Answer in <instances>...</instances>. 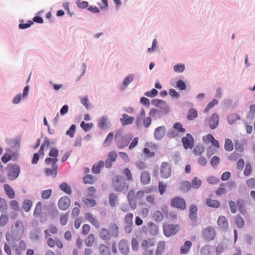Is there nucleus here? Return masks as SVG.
<instances>
[{
	"label": "nucleus",
	"instance_id": "obj_1",
	"mask_svg": "<svg viewBox=\"0 0 255 255\" xmlns=\"http://www.w3.org/2000/svg\"><path fill=\"white\" fill-rule=\"evenodd\" d=\"M112 185L116 191L120 192L127 191L129 187L125 178L121 175L116 176L112 180Z\"/></svg>",
	"mask_w": 255,
	"mask_h": 255
},
{
	"label": "nucleus",
	"instance_id": "obj_2",
	"mask_svg": "<svg viewBox=\"0 0 255 255\" xmlns=\"http://www.w3.org/2000/svg\"><path fill=\"white\" fill-rule=\"evenodd\" d=\"M6 169H7V178L9 180H15L19 176L20 167L18 164L9 163Z\"/></svg>",
	"mask_w": 255,
	"mask_h": 255
},
{
	"label": "nucleus",
	"instance_id": "obj_3",
	"mask_svg": "<svg viewBox=\"0 0 255 255\" xmlns=\"http://www.w3.org/2000/svg\"><path fill=\"white\" fill-rule=\"evenodd\" d=\"M23 234L22 230L21 229H15L11 227V233H6L5 239L8 243L10 245V242L14 243L18 241L21 238Z\"/></svg>",
	"mask_w": 255,
	"mask_h": 255
},
{
	"label": "nucleus",
	"instance_id": "obj_4",
	"mask_svg": "<svg viewBox=\"0 0 255 255\" xmlns=\"http://www.w3.org/2000/svg\"><path fill=\"white\" fill-rule=\"evenodd\" d=\"M98 128L102 130L108 129L111 126V121L109 117L104 115L98 119L97 123Z\"/></svg>",
	"mask_w": 255,
	"mask_h": 255
},
{
	"label": "nucleus",
	"instance_id": "obj_5",
	"mask_svg": "<svg viewBox=\"0 0 255 255\" xmlns=\"http://www.w3.org/2000/svg\"><path fill=\"white\" fill-rule=\"evenodd\" d=\"M59 150L56 147H51L48 153L49 157H47L45 159V163L46 165H49L51 163H56L58 161Z\"/></svg>",
	"mask_w": 255,
	"mask_h": 255
},
{
	"label": "nucleus",
	"instance_id": "obj_6",
	"mask_svg": "<svg viewBox=\"0 0 255 255\" xmlns=\"http://www.w3.org/2000/svg\"><path fill=\"white\" fill-rule=\"evenodd\" d=\"M179 228V227L178 225H163V230L164 234L166 237H170L172 235L176 234Z\"/></svg>",
	"mask_w": 255,
	"mask_h": 255
},
{
	"label": "nucleus",
	"instance_id": "obj_7",
	"mask_svg": "<svg viewBox=\"0 0 255 255\" xmlns=\"http://www.w3.org/2000/svg\"><path fill=\"white\" fill-rule=\"evenodd\" d=\"M216 231L212 226L207 227L202 232L203 238L207 242L213 240L216 237Z\"/></svg>",
	"mask_w": 255,
	"mask_h": 255
},
{
	"label": "nucleus",
	"instance_id": "obj_8",
	"mask_svg": "<svg viewBox=\"0 0 255 255\" xmlns=\"http://www.w3.org/2000/svg\"><path fill=\"white\" fill-rule=\"evenodd\" d=\"M133 137V134L129 132L124 136H122L117 141V146L119 148H123L127 146Z\"/></svg>",
	"mask_w": 255,
	"mask_h": 255
},
{
	"label": "nucleus",
	"instance_id": "obj_9",
	"mask_svg": "<svg viewBox=\"0 0 255 255\" xmlns=\"http://www.w3.org/2000/svg\"><path fill=\"white\" fill-rule=\"evenodd\" d=\"M184 148L185 149L188 148L192 149L194 145V139L190 133H187L186 136L183 137L181 139Z\"/></svg>",
	"mask_w": 255,
	"mask_h": 255
},
{
	"label": "nucleus",
	"instance_id": "obj_10",
	"mask_svg": "<svg viewBox=\"0 0 255 255\" xmlns=\"http://www.w3.org/2000/svg\"><path fill=\"white\" fill-rule=\"evenodd\" d=\"M171 206L177 209L184 210L186 208V202L181 197H176L171 200Z\"/></svg>",
	"mask_w": 255,
	"mask_h": 255
},
{
	"label": "nucleus",
	"instance_id": "obj_11",
	"mask_svg": "<svg viewBox=\"0 0 255 255\" xmlns=\"http://www.w3.org/2000/svg\"><path fill=\"white\" fill-rule=\"evenodd\" d=\"M71 204L70 198L67 196H63L60 198L58 202L59 208L63 211L68 209Z\"/></svg>",
	"mask_w": 255,
	"mask_h": 255
},
{
	"label": "nucleus",
	"instance_id": "obj_12",
	"mask_svg": "<svg viewBox=\"0 0 255 255\" xmlns=\"http://www.w3.org/2000/svg\"><path fill=\"white\" fill-rule=\"evenodd\" d=\"M171 168L167 162H163L161 165L160 175L163 178L166 179L171 175Z\"/></svg>",
	"mask_w": 255,
	"mask_h": 255
},
{
	"label": "nucleus",
	"instance_id": "obj_13",
	"mask_svg": "<svg viewBox=\"0 0 255 255\" xmlns=\"http://www.w3.org/2000/svg\"><path fill=\"white\" fill-rule=\"evenodd\" d=\"M219 122V117L218 115L215 113H213L210 118L208 120V123L210 128L213 130L218 126Z\"/></svg>",
	"mask_w": 255,
	"mask_h": 255
},
{
	"label": "nucleus",
	"instance_id": "obj_14",
	"mask_svg": "<svg viewBox=\"0 0 255 255\" xmlns=\"http://www.w3.org/2000/svg\"><path fill=\"white\" fill-rule=\"evenodd\" d=\"M51 168H46L45 169V173L47 176H52L55 177L57 176L58 169V165L56 163H51Z\"/></svg>",
	"mask_w": 255,
	"mask_h": 255
},
{
	"label": "nucleus",
	"instance_id": "obj_15",
	"mask_svg": "<svg viewBox=\"0 0 255 255\" xmlns=\"http://www.w3.org/2000/svg\"><path fill=\"white\" fill-rule=\"evenodd\" d=\"M237 205L239 211L242 215H245L247 213V201L242 199L239 198L237 200Z\"/></svg>",
	"mask_w": 255,
	"mask_h": 255
},
{
	"label": "nucleus",
	"instance_id": "obj_16",
	"mask_svg": "<svg viewBox=\"0 0 255 255\" xmlns=\"http://www.w3.org/2000/svg\"><path fill=\"white\" fill-rule=\"evenodd\" d=\"M166 131L164 126H160L156 128L154 132L155 138L158 140L162 139L165 134Z\"/></svg>",
	"mask_w": 255,
	"mask_h": 255
},
{
	"label": "nucleus",
	"instance_id": "obj_17",
	"mask_svg": "<svg viewBox=\"0 0 255 255\" xmlns=\"http://www.w3.org/2000/svg\"><path fill=\"white\" fill-rule=\"evenodd\" d=\"M85 218L91 223L96 228L98 229L100 227V222L98 220L94 217L90 212L85 213Z\"/></svg>",
	"mask_w": 255,
	"mask_h": 255
},
{
	"label": "nucleus",
	"instance_id": "obj_18",
	"mask_svg": "<svg viewBox=\"0 0 255 255\" xmlns=\"http://www.w3.org/2000/svg\"><path fill=\"white\" fill-rule=\"evenodd\" d=\"M134 121V118L129 116L127 114H123L122 117L120 119V121L123 126H126L132 124Z\"/></svg>",
	"mask_w": 255,
	"mask_h": 255
},
{
	"label": "nucleus",
	"instance_id": "obj_19",
	"mask_svg": "<svg viewBox=\"0 0 255 255\" xmlns=\"http://www.w3.org/2000/svg\"><path fill=\"white\" fill-rule=\"evenodd\" d=\"M134 75L133 74H130L128 75L123 81L122 84L120 87L121 91L125 90L129 85V83L132 82L134 79Z\"/></svg>",
	"mask_w": 255,
	"mask_h": 255
},
{
	"label": "nucleus",
	"instance_id": "obj_20",
	"mask_svg": "<svg viewBox=\"0 0 255 255\" xmlns=\"http://www.w3.org/2000/svg\"><path fill=\"white\" fill-rule=\"evenodd\" d=\"M12 248H14L15 254L17 255H20L22 251H24L26 249V245L25 241L21 240L18 245V247H16L15 242L13 243Z\"/></svg>",
	"mask_w": 255,
	"mask_h": 255
},
{
	"label": "nucleus",
	"instance_id": "obj_21",
	"mask_svg": "<svg viewBox=\"0 0 255 255\" xmlns=\"http://www.w3.org/2000/svg\"><path fill=\"white\" fill-rule=\"evenodd\" d=\"M119 250L121 254L127 255L129 252L128 244L124 240L121 241L119 243Z\"/></svg>",
	"mask_w": 255,
	"mask_h": 255
},
{
	"label": "nucleus",
	"instance_id": "obj_22",
	"mask_svg": "<svg viewBox=\"0 0 255 255\" xmlns=\"http://www.w3.org/2000/svg\"><path fill=\"white\" fill-rule=\"evenodd\" d=\"M217 223L218 226L222 229L226 230L228 227V222L227 218L224 216L219 217Z\"/></svg>",
	"mask_w": 255,
	"mask_h": 255
},
{
	"label": "nucleus",
	"instance_id": "obj_23",
	"mask_svg": "<svg viewBox=\"0 0 255 255\" xmlns=\"http://www.w3.org/2000/svg\"><path fill=\"white\" fill-rule=\"evenodd\" d=\"M140 182L143 185H147L150 183V176L149 173L146 171H143L141 173Z\"/></svg>",
	"mask_w": 255,
	"mask_h": 255
},
{
	"label": "nucleus",
	"instance_id": "obj_24",
	"mask_svg": "<svg viewBox=\"0 0 255 255\" xmlns=\"http://www.w3.org/2000/svg\"><path fill=\"white\" fill-rule=\"evenodd\" d=\"M198 207L196 205L192 204L189 207V218L193 221H195L197 217V213Z\"/></svg>",
	"mask_w": 255,
	"mask_h": 255
},
{
	"label": "nucleus",
	"instance_id": "obj_25",
	"mask_svg": "<svg viewBox=\"0 0 255 255\" xmlns=\"http://www.w3.org/2000/svg\"><path fill=\"white\" fill-rule=\"evenodd\" d=\"M109 230H110L111 234L112 237L117 238L118 237L119 234V228L118 226L115 223H112L110 224L109 227Z\"/></svg>",
	"mask_w": 255,
	"mask_h": 255
},
{
	"label": "nucleus",
	"instance_id": "obj_26",
	"mask_svg": "<svg viewBox=\"0 0 255 255\" xmlns=\"http://www.w3.org/2000/svg\"><path fill=\"white\" fill-rule=\"evenodd\" d=\"M100 237L103 240L109 241L111 239L112 236L109 230L106 228H103L100 232Z\"/></svg>",
	"mask_w": 255,
	"mask_h": 255
},
{
	"label": "nucleus",
	"instance_id": "obj_27",
	"mask_svg": "<svg viewBox=\"0 0 255 255\" xmlns=\"http://www.w3.org/2000/svg\"><path fill=\"white\" fill-rule=\"evenodd\" d=\"M3 188L5 194L9 199H13L15 197V192L13 189L7 184L3 185Z\"/></svg>",
	"mask_w": 255,
	"mask_h": 255
},
{
	"label": "nucleus",
	"instance_id": "obj_28",
	"mask_svg": "<svg viewBox=\"0 0 255 255\" xmlns=\"http://www.w3.org/2000/svg\"><path fill=\"white\" fill-rule=\"evenodd\" d=\"M147 227L148 229V232L151 235L154 236L158 233V227L157 225L152 222H149L147 224Z\"/></svg>",
	"mask_w": 255,
	"mask_h": 255
},
{
	"label": "nucleus",
	"instance_id": "obj_29",
	"mask_svg": "<svg viewBox=\"0 0 255 255\" xmlns=\"http://www.w3.org/2000/svg\"><path fill=\"white\" fill-rule=\"evenodd\" d=\"M47 211L52 218H55L58 215V211L54 204L49 205L47 208Z\"/></svg>",
	"mask_w": 255,
	"mask_h": 255
},
{
	"label": "nucleus",
	"instance_id": "obj_30",
	"mask_svg": "<svg viewBox=\"0 0 255 255\" xmlns=\"http://www.w3.org/2000/svg\"><path fill=\"white\" fill-rule=\"evenodd\" d=\"M104 162L100 160L97 163L94 164L92 168V172L94 174H99L101 172V168L104 167Z\"/></svg>",
	"mask_w": 255,
	"mask_h": 255
},
{
	"label": "nucleus",
	"instance_id": "obj_31",
	"mask_svg": "<svg viewBox=\"0 0 255 255\" xmlns=\"http://www.w3.org/2000/svg\"><path fill=\"white\" fill-rule=\"evenodd\" d=\"M240 119V116L235 113L231 114L227 116V120L230 125H233L237 121Z\"/></svg>",
	"mask_w": 255,
	"mask_h": 255
},
{
	"label": "nucleus",
	"instance_id": "obj_32",
	"mask_svg": "<svg viewBox=\"0 0 255 255\" xmlns=\"http://www.w3.org/2000/svg\"><path fill=\"white\" fill-rule=\"evenodd\" d=\"M191 188V183L187 181H182L180 184V190L183 192H188Z\"/></svg>",
	"mask_w": 255,
	"mask_h": 255
},
{
	"label": "nucleus",
	"instance_id": "obj_33",
	"mask_svg": "<svg viewBox=\"0 0 255 255\" xmlns=\"http://www.w3.org/2000/svg\"><path fill=\"white\" fill-rule=\"evenodd\" d=\"M206 204L210 207L215 208H218L221 206V204L219 201L210 198H208L206 200Z\"/></svg>",
	"mask_w": 255,
	"mask_h": 255
},
{
	"label": "nucleus",
	"instance_id": "obj_34",
	"mask_svg": "<svg viewBox=\"0 0 255 255\" xmlns=\"http://www.w3.org/2000/svg\"><path fill=\"white\" fill-rule=\"evenodd\" d=\"M40 234V230L36 228L30 232L29 238L31 241H36L38 240Z\"/></svg>",
	"mask_w": 255,
	"mask_h": 255
},
{
	"label": "nucleus",
	"instance_id": "obj_35",
	"mask_svg": "<svg viewBox=\"0 0 255 255\" xmlns=\"http://www.w3.org/2000/svg\"><path fill=\"white\" fill-rule=\"evenodd\" d=\"M192 246V243L190 241H187L180 248V253L182 254H187Z\"/></svg>",
	"mask_w": 255,
	"mask_h": 255
},
{
	"label": "nucleus",
	"instance_id": "obj_36",
	"mask_svg": "<svg viewBox=\"0 0 255 255\" xmlns=\"http://www.w3.org/2000/svg\"><path fill=\"white\" fill-rule=\"evenodd\" d=\"M59 188L63 192L68 195L72 194V189L66 182H63L59 185Z\"/></svg>",
	"mask_w": 255,
	"mask_h": 255
},
{
	"label": "nucleus",
	"instance_id": "obj_37",
	"mask_svg": "<svg viewBox=\"0 0 255 255\" xmlns=\"http://www.w3.org/2000/svg\"><path fill=\"white\" fill-rule=\"evenodd\" d=\"M198 112L194 108H191L189 109L187 116V119L189 121H192L195 118L197 117Z\"/></svg>",
	"mask_w": 255,
	"mask_h": 255
},
{
	"label": "nucleus",
	"instance_id": "obj_38",
	"mask_svg": "<svg viewBox=\"0 0 255 255\" xmlns=\"http://www.w3.org/2000/svg\"><path fill=\"white\" fill-rule=\"evenodd\" d=\"M255 117V104L251 105L249 107V111L247 114V119L253 120Z\"/></svg>",
	"mask_w": 255,
	"mask_h": 255
},
{
	"label": "nucleus",
	"instance_id": "obj_39",
	"mask_svg": "<svg viewBox=\"0 0 255 255\" xmlns=\"http://www.w3.org/2000/svg\"><path fill=\"white\" fill-rule=\"evenodd\" d=\"M42 202L40 201H39L37 203L36 205V207L35 208L34 212H33V216L35 217H38L42 211Z\"/></svg>",
	"mask_w": 255,
	"mask_h": 255
},
{
	"label": "nucleus",
	"instance_id": "obj_40",
	"mask_svg": "<svg viewBox=\"0 0 255 255\" xmlns=\"http://www.w3.org/2000/svg\"><path fill=\"white\" fill-rule=\"evenodd\" d=\"M99 251L102 255H111V252L110 249L106 245L101 244L99 246Z\"/></svg>",
	"mask_w": 255,
	"mask_h": 255
},
{
	"label": "nucleus",
	"instance_id": "obj_41",
	"mask_svg": "<svg viewBox=\"0 0 255 255\" xmlns=\"http://www.w3.org/2000/svg\"><path fill=\"white\" fill-rule=\"evenodd\" d=\"M118 200V195L115 193H111L109 195V204L112 207L115 206L116 202Z\"/></svg>",
	"mask_w": 255,
	"mask_h": 255
},
{
	"label": "nucleus",
	"instance_id": "obj_42",
	"mask_svg": "<svg viewBox=\"0 0 255 255\" xmlns=\"http://www.w3.org/2000/svg\"><path fill=\"white\" fill-rule=\"evenodd\" d=\"M201 180L197 177H195L191 181V187L194 189H198L201 186Z\"/></svg>",
	"mask_w": 255,
	"mask_h": 255
},
{
	"label": "nucleus",
	"instance_id": "obj_43",
	"mask_svg": "<svg viewBox=\"0 0 255 255\" xmlns=\"http://www.w3.org/2000/svg\"><path fill=\"white\" fill-rule=\"evenodd\" d=\"M236 225L239 228H243L245 226V222L244 219L240 216L238 215L235 219Z\"/></svg>",
	"mask_w": 255,
	"mask_h": 255
},
{
	"label": "nucleus",
	"instance_id": "obj_44",
	"mask_svg": "<svg viewBox=\"0 0 255 255\" xmlns=\"http://www.w3.org/2000/svg\"><path fill=\"white\" fill-rule=\"evenodd\" d=\"M225 149L226 151H231L234 149V145L232 142V141L229 138L225 139V145H224Z\"/></svg>",
	"mask_w": 255,
	"mask_h": 255
},
{
	"label": "nucleus",
	"instance_id": "obj_45",
	"mask_svg": "<svg viewBox=\"0 0 255 255\" xmlns=\"http://www.w3.org/2000/svg\"><path fill=\"white\" fill-rule=\"evenodd\" d=\"M32 205V202L31 200L25 199L23 201L22 204V208L26 212H28Z\"/></svg>",
	"mask_w": 255,
	"mask_h": 255
},
{
	"label": "nucleus",
	"instance_id": "obj_46",
	"mask_svg": "<svg viewBox=\"0 0 255 255\" xmlns=\"http://www.w3.org/2000/svg\"><path fill=\"white\" fill-rule=\"evenodd\" d=\"M81 128L86 132L90 130L94 126L92 123H86L84 121H82L80 124Z\"/></svg>",
	"mask_w": 255,
	"mask_h": 255
},
{
	"label": "nucleus",
	"instance_id": "obj_47",
	"mask_svg": "<svg viewBox=\"0 0 255 255\" xmlns=\"http://www.w3.org/2000/svg\"><path fill=\"white\" fill-rule=\"evenodd\" d=\"M185 68V64L183 63H179L173 66V70L176 73H181L183 72Z\"/></svg>",
	"mask_w": 255,
	"mask_h": 255
},
{
	"label": "nucleus",
	"instance_id": "obj_48",
	"mask_svg": "<svg viewBox=\"0 0 255 255\" xmlns=\"http://www.w3.org/2000/svg\"><path fill=\"white\" fill-rule=\"evenodd\" d=\"M50 143L49 139L47 137H45L44 138L43 142L41 145L39 150V154H44L43 151H44V148L45 146H47V147H48L50 145Z\"/></svg>",
	"mask_w": 255,
	"mask_h": 255
},
{
	"label": "nucleus",
	"instance_id": "obj_49",
	"mask_svg": "<svg viewBox=\"0 0 255 255\" xmlns=\"http://www.w3.org/2000/svg\"><path fill=\"white\" fill-rule=\"evenodd\" d=\"M204 151V147L200 144L196 145L193 150L194 154L196 155H199Z\"/></svg>",
	"mask_w": 255,
	"mask_h": 255
},
{
	"label": "nucleus",
	"instance_id": "obj_50",
	"mask_svg": "<svg viewBox=\"0 0 255 255\" xmlns=\"http://www.w3.org/2000/svg\"><path fill=\"white\" fill-rule=\"evenodd\" d=\"M229 206L232 213L235 214L237 212V205L234 201L231 200L229 202Z\"/></svg>",
	"mask_w": 255,
	"mask_h": 255
},
{
	"label": "nucleus",
	"instance_id": "obj_51",
	"mask_svg": "<svg viewBox=\"0 0 255 255\" xmlns=\"http://www.w3.org/2000/svg\"><path fill=\"white\" fill-rule=\"evenodd\" d=\"M164 242H159L158 244L157 250L156 251V255H161L164 250Z\"/></svg>",
	"mask_w": 255,
	"mask_h": 255
},
{
	"label": "nucleus",
	"instance_id": "obj_52",
	"mask_svg": "<svg viewBox=\"0 0 255 255\" xmlns=\"http://www.w3.org/2000/svg\"><path fill=\"white\" fill-rule=\"evenodd\" d=\"M218 101L216 99H213L212 101L208 103L206 107L205 108L204 111L207 112L209 111L210 109L213 108L215 106L218 105Z\"/></svg>",
	"mask_w": 255,
	"mask_h": 255
},
{
	"label": "nucleus",
	"instance_id": "obj_53",
	"mask_svg": "<svg viewBox=\"0 0 255 255\" xmlns=\"http://www.w3.org/2000/svg\"><path fill=\"white\" fill-rule=\"evenodd\" d=\"M173 128L179 132L184 133L186 129L182 127V124L180 122H176L173 125Z\"/></svg>",
	"mask_w": 255,
	"mask_h": 255
},
{
	"label": "nucleus",
	"instance_id": "obj_54",
	"mask_svg": "<svg viewBox=\"0 0 255 255\" xmlns=\"http://www.w3.org/2000/svg\"><path fill=\"white\" fill-rule=\"evenodd\" d=\"M76 131V125L74 124L72 125L69 129L66 132V134L69 136L70 137H73L74 136V133Z\"/></svg>",
	"mask_w": 255,
	"mask_h": 255
},
{
	"label": "nucleus",
	"instance_id": "obj_55",
	"mask_svg": "<svg viewBox=\"0 0 255 255\" xmlns=\"http://www.w3.org/2000/svg\"><path fill=\"white\" fill-rule=\"evenodd\" d=\"M220 158L218 156H214L211 159L210 163L212 166L215 168L220 163Z\"/></svg>",
	"mask_w": 255,
	"mask_h": 255
},
{
	"label": "nucleus",
	"instance_id": "obj_56",
	"mask_svg": "<svg viewBox=\"0 0 255 255\" xmlns=\"http://www.w3.org/2000/svg\"><path fill=\"white\" fill-rule=\"evenodd\" d=\"M151 104L155 107L160 108V106L165 105V101L160 99H155L151 101Z\"/></svg>",
	"mask_w": 255,
	"mask_h": 255
},
{
	"label": "nucleus",
	"instance_id": "obj_57",
	"mask_svg": "<svg viewBox=\"0 0 255 255\" xmlns=\"http://www.w3.org/2000/svg\"><path fill=\"white\" fill-rule=\"evenodd\" d=\"M114 136V133L113 132H110L107 136L104 142V144L105 146H108L111 143Z\"/></svg>",
	"mask_w": 255,
	"mask_h": 255
},
{
	"label": "nucleus",
	"instance_id": "obj_58",
	"mask_svg": "<svg viewBox=\"0 0 255 255\" xmlns=\"http://www.w3.org/2000/svg\"><path fill=\"white\" fill-rule=\"evenodd\" d=\"M153 218L155 221L160 222L163 219V215L159 211H156L153 214Z\"/></svg>",
	"mask_w": 255,
	"mask_h": 255
},
{
	"label": "nucleus",
	"instance_id": "obj_59",
	"mask_svg": "<svg viewBox=\"0 0 255 255\" xmlns=\"http://www.w3.org/2000/svg\"><path fill=\"white\" fill-rule=\"evenodd\" d=\"M176 87L181 91L185 90L186 88V85L185 82L181 79L176 82Z\"/></svg>",
	"mask_w": 255,
	"mask_h": 255
},
{
	"label": "nucleus",
	"instance_id": "obj_60",
	"mask_svg": "<svg viewBox=\"0 0 255 255\" xmlns=\"http://www.w3.org/2000/svg\"><path fill=\"white\" fill-rule=\"evenodd\" d=\"M94 240V236L93 234H90L85 240V244L88 247L92 246Z\"/></svg>",
	"mask_w": 255,
	"mask_h": 255
},
{
	"label": "nucleus",
	"instance_id": "obj_61",
	"mask_svg": "<svg viewBox=\"0 0 255 255\" xmlns=\"http://www.w3.org/2000/svg\"><path fill=\"white\" fill-rule=\"evenodd\" d=\"M158 93V92L156 89L153 88L151 91L146 92L144 95L148 97L153 98L156 96Z\"/></svg>",
	"mask_w": 255,
	"mask_h": 255
},
{
	"label": "nucleus",
	"instance_id": "obj_62",
	"mask_svg": "<svg viewBox=\"0 0 255 255\" xmlns=\"http://www.w3.org/2000/svg\"><path fill=\"white\" fill-rule=\"evenodd\" d=\"M133 214L131 213H129L125 217V222L127 225H133Z\"/></svg>",
	"mask_w": 255,
	"mask_h": 255
},
{
	"label": "nucleus",
	"instance_id": "obj_63",
	"mask_svg": "<svg viewBox=\"0 0 255 255\" xmlns=\"http://www.w3.org/2000/svg\"><path fill=\"white\" fill-rule=\"evenodd\" d=\"M52 193L51 189L45 190L41 192V197L43 199H48Z\"/></svg>",
	"mask_w": 255,
	"mask_h": 255
},
{
	"label": "nucleus",
	"instance_id": "obj_64",
	"mask_svg": "<svg viewBox=\"0 0 255 255\" xmlns=\"http://www.w3.org/2000/svg\"><path fill=\"white\" fill-rule=\"evenodd\" d=\"M247 185L251 189L255 188V179L251 178L247 180Z\"/></svg>",
	"mask_w": 255,
	"mask_h": 255
}]
</instances>
